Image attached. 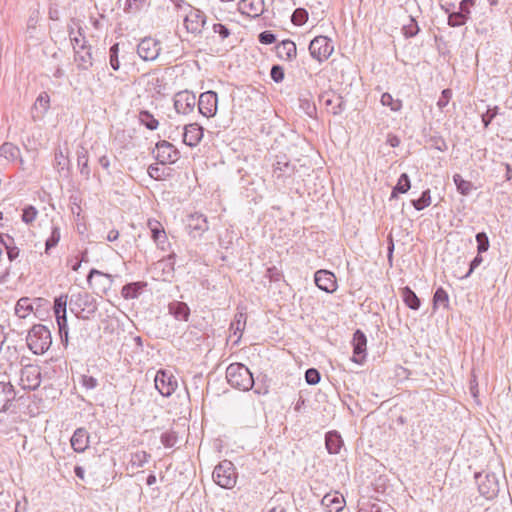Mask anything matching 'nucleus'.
<instances>
[{
	"label": "nucleus",
	"instance_id": "8fccbe9b",
	"mask_svg": "<svg viewBox=\"0 0 512 512\" xmlns=\"http://www.w3.org/2000/svg\"><path fill=\"white\" fill-rule=\"evenodd\" d=\"M308 19V13L303 8H298L292 14V22L295 25H303Z\"/></svg>",
	"mask_w": 512,
	"mask_h": 512
},
{
	"label": "nucleus",
	"instance_id": "de8ad7c7",
	"mask_svg": "<svg viewBox=\"0 0 512 512\" xmlns=\"http://www.w3.org/2000/svg\"><path fill=\"white\" fill-rule=\"evenodd\" d=\"M467 17L459 11L453 12L448 17V24L452 27H458L466 23Z\"/></svg>",
	"mask_w": 512,
	"mask_h": 512
},
{
	"label": "nucleus",
	"instance_id": "473e14b6",
	"mask_svg": "<svg viewBox=\"0 0 512 512\" xmlns=\"http://www.w3.org/2000/svg\"><path fill=\"white\" fill-rule=\"evenodd\" d=\"M54 167L59 173L67 174L68 172L69 159L62 150H59L55 153Z\"/></svg>",
	"mask_w": 512,
	"mask_h": 512
},
{
	"label": "nucleus",
	"instance_id": "b1692460",
	"mask_svg": "<svg viewBox=\"0 0 512 512\" xmlns=\"http://www.w3.org/2000/svg\"><path fill=\"white\" fill-rule=\"evenodd\" d=\"M317 288H330L336 284L335 275L328 270H319L314 275Z\"/></svg>",
	"mask_w": 512,
	"mask_h": 512
},
{
	"label": "nucleus",
	"instance_id": "5fc2aeb1",
	"mask_svg": "<svg viewBox=\"0 0 512 512\" xmlns=\"http://www.w3.org/2000/svg\"><path fill=\"white\" fill-rule=\"evenodd\" d=\"M37 216V210L34 207H27L23 210L22 220L29 224L32 223Z\"/></svg>",
	"mask_w": 512,
	"mask_h": 512
},
{
	"label": "nucleus",
	"instance_id": "bb28decb",
	"mask_svg": "<svg viewBox=\"0 0 512 512\" xmlns=\"http://www.w3.org/2000/svg\"><path fill=\"white\" fill-rule=\"evenodd\" d=\"M325 443L330 454H337L341 449L343 441L338 432L330 431L326 434Z\"/></svg>",
	"mask_w": 512,
	"mask_h": 512
},
{
	"label": "nucleus",
	"instance_id": "3c124183",
	"mask_svg": "<svg viewBox=\"0 0 512 512\" xmlns=\"http://www.w3.org/2000/svg\"><path fill=\"white\" fill-rule=\"evenodd\" d=\"M118 52H119V44H114L110 48V65L113 68V70L117 71L120 67V62L118 59Z\"/></svg>",
	"mask_w": 512,
	"mask_h": 512
},
{
	"label": "nucleus",
	"instance_id": "1a4fd4ad",
	"mask_svg": "<svg viewBox=\"0 0 512 512\" xmlns=\"http://www.w3.org/2000/svg\"><path fill=\"white\" fill-rule=\"evenodd\" d=\"M206 24V15L198 8H190L184 17V26L186 30L193 34H199Z\"/></svg>",
	"mask_w": 512,
	"mask_h": 512
},
{
	"label": "nucleus",
	"instance_id": "4be33fe9",
	"mask_svg": "<svg viewBox=\"0 0 512 512\" xmlns=\"http://www.w3.org/2000/svg\"><path fill=\"white\" fill-rule=\"evenodd\" d=\"M50 107V97L46 92L41 93L33 106V118L42 119Z\"/></svg>",
	"mask_w": 512,
	"mask_h": 512
},
{
	"label": "nucleus",
	"instance_id": "7c9ffc66",
	"mask_svg": "<svg viewBox=\"0 0 512 512\" xmlns=\"http://www.w3.org/2000/svg\"><path fill=\"white\" fill-rule=\"evenodd\" d=\"M246 325V315L243 312H238L234 320L230 324V330L233 331L234 335H237L236 342L241 338L242 332Z\"/></svg>",
	"mask_w": 512,
	"mask_h": 512
},
{
	"label": "nucleus",
	"instance_id": "4c0bfd02",
	"mask_svg": "<svg viewBox=\"0 0 512 512\" xmlns=\"http://www.w3.org/2000/svg\"><path fill=\"white\" fill-rule=\"evenodd\" d=\"M383 106H387L391 111L397 112L402 108V102L399 99H394L389 93H383L380 99Z\"/></svg>",
	"mask_w": 512,
	"mask_h": 512
},
{
	"label": "nucleus",
	"instance_id": "e2e57ef3",
	"mask_svg": "<svg viewBox=\"0 0 512 512\" xmlns=\"http://www.w3.org/2000/svg\"><path fill=\"white\" fill-rule=\"evenodd\" d=\"M265 512H286L285 508L281 505H276L274 502L270 501L266 505Z\"/></svg>",
	"mask_w": 512,
	"mask_h": 512
},
{
	"label": "nucleus",
	"instance_id": "f3484780",
	"mask_svg": "<svg viewBox=\"0 0 512 512\" xmlns=\"http://www.w3.org/2000/svg\"><path fill=\"white\" fill-rule=\"evenodd\" d=\"M71 447L77 453L84 452L89 447V434L85 428H77L71 439Z\"/></svg>",
	"mask_w": 512,
	"mask_h": 512
},
{
	"label": "nucleus",
	"instance_id": "6ab92c4d",
	"mask_svg": "<svg viewBox=\"0 0 512 512\" xmlns=\"http://www.w3.org/2000/svg\"><path fill=\"white\" fill-rule=\"evenodd\" d=\"M147 225L151 231L154 242L157 244L159 248L164 250L165 244L167 242V236L161 223L158 222L157 220H149Z\"/></svg>",
	"mask_w": 512,
	"mask_h": 512
},
{
	"label": "nucleus",
	"instance_id": "9b49d317",
	"mask_svg": "<svg viewBox=\"0 0 512 512\" xmlns=\"http://www.w3.org/2000/svg\"><path fill=\"white\" fill-rule=\"evenodd\" d=\"M218 97L214 91L202 93L198 100L199 112L205 117H213L217 112Z\"/></svg>",
	"mask_w": 512,
	"mask_h": 512
},
{
	"label": "nucleus",
	"instance_id": "58836bf2",
	"mask_svg": "<svg viewBox=\"0 0 512 512\" xmlns=\"http://www.w3.org/2000/svg\"><path fill=\"white\" fill-rule=\"evenodd\" d=\"M139 121L149 130H155L159 125L158 120H156L148 111H141L139 113Z\"/></svg>",
	"mask_w": 512,
	"mask_h": 512
},
{
	"label": "nucleus",
	"instance_id": "f257e3e1",
	"mask_svg": "<svg viewBox=\"0 0 512 512\" xmlns=\"http://www.w3.org/2000/svg\"><path fill=\"white\" fill-rule=\"evenodd\" d=\"M97 307L96 297L87 290L73 294L69 301V309L77 318L89 319L96 312Z\"/></svg>",
	"mask_w": 512,
	"mask_h": 512
},
{
	"label": "nucleus",
	"instance_id": "0e129e2a",
	"mask_svg": "<svg viewBox=\"0 0 512 512\" xmlns=\"http://www.w3.org/2000/svg\"><path fill=\"white\" fill-rule=\"evenodd\" d=\"M148 174L153 179H160L162 174L160 173V168L158 166L150 165L148 167Z\"/></svg>",
	"mask_w": 512,
	"mask_h": 512
},
{
	"label": "nucleus",
	"instance_id": "aec40b11",
	"mask_svg": "<svg viewBox=\"0 0 512 512\" xmlns=\"http://www.w3.org/2000/svg\"><path fill=\"white\" fill-rule=\"evenodd\" d=\"M188 226L191 232L194 233V236L201 235L209 228L207 218L199 213H194L190 216Z\"/></svg>",
	"mask_w": 512,
	"mask_h": 512
},
{
	"label": "nucleus",
	"instance_id": "2f4dec72",
	"mask_svg": "<svg viewBox=\"0 0 512 512\" xmlns=\"http://www.w3.org/2000/svg\"><path fill=\"white\" fill-rule=\"evenodd\" d=\"M20 150L17 146L12 143H4L0 147V156L9 160L15 161L19 158Z\"/></svg>",
	"mask_w": 512,
	"mask_h": 512
},
{
	"label": "nucleus",
	"instance_id": "a18cd8bd",
	"mask_svg": "<svg viewBox=\"0 0 512 512\" xmlns=\"http://www.w3.org/2000/svg\"><path fill=\"white\" fill-rule=\"evenodd\" d=\"M69 35L74 50L80 49L82 47H87L85 37L82 35L80 30L77 32V34H75L74 30L71 29Z\"/></svg>",
	"mask_w": 512,
	"mask_h": 512
},
{
	"label": "nucleus",
	"instance_id": "c9c22d12",
	"mask_svg": "<svg viewBox=\"0 0 512 512\" xmlns=\"http://www.w3.org/2000/svg\"><path fill=\"white\" fill-rule=\"evenodd\" d=\"M402 291V298L405 304L413 309L417 310L420 307V299L418 296L414 293V290H401Z\"/></svg>",
	"mask_w": 512,
	"mask_h": 512
},
{
	"label": "nucleus",
	"instance_id": "69168bd1",
	"mask_svg": "<svg viewBox=\"0 0 512 512\" xmlns=\"http://www.w3.org/2000/svg\"><path fill=\"white\" fill-rule=\"evenodd\" d=\"M175 5L178 10H183L185 13L189 11L190 8H193V6H191L185 0H177Z\"/></svg>",
	"mask_w": 512,
	"mask_h": 512
},
{
	"label": "nucleus",
	"instance_id": "9d476101",
	"mask_svg": "<svg viewBox=\"0 0 512 512\" xmlns=\"http://www.w3.org/2000/svg\"><path fill=\"white\" fill-rule=\"evenodd\" d=\"M154 154L159 163L163 165L174 163L179 157L177 149L167 141L157 143Z\"/></svg>",
	"mask_w": 512,
	"mask_h": 512
},
{
	"label": "nucleus",
	"instance_id": "20e7f679",
	"mask_svg": "<svg viewBox=\"0 0 512 512\" xmlns=\"http://www.w3.org/2000/svg\"><path fill=\"white\" fill-rule=\"evenodd\" d=\"M213 479L220 487L232 489L237 481V473L234 464L229 460L221 461L214 468Z\"/></svg>",
	"mask_w": 512,
	"mask_h": 512
},
{
	"label": "nucleus",
	"instance_id": "2eb2a0df",
	"mask_svg": "<svg viewBox=\"0 0 512 512\" xmlns=\"http://www.w3.org/2000/svg\"><path fill=\"white\" fill-rule=\"evenodd\" d=\"M16 396V390L9 381H0V413L10 410Z\"/></svg>",
	"mask_w": 512,
	"mask_h": 512
},
{
	"label": "nucleus",
	"instance_id": "864d4df0",
	"mask_svg": "<svg viewBox=\"0 0 512 512\" xmlns=\"http://www.w3.org/2000/svg\"><path fill=\"white\" fill-rule=\"evenodd\" d=\"M60 240V230L58 228H54L50 237L46 241V251L55 247Z\"/></svg>",
	"mask_w": 512,
	"mask_h": 512
},
{
	"label": "nucleus",
	"instance_id": "e433bc0d",
	"mask_svg": "<svg viewBox=\"0 0 512 512\" xmlns=\"http://www.w3.org/2000/svg\"><path fill=\"white\" fill-rule=\"evenodd\" d=\"M449 306V298L446 290H435V294L433 297V309L436 310L440 307L448 308Z\"/></svg>",
	"mask_w": 512,
	"mask_h": 512
},
{
	"label": "nucleus",
	"instance_id": "7ed1b4c3",
	"mask_svg": "<svg viewBox=\"0 0 512 512\" xmlns=\"http://www.w3.org/2000/svg\"><path fill=\"white\" fill-rule=\"evenodd\" d=\"M26 341L29 349L34 354L41 355L51 346V332L46 326L42 324H35L29 330Z\"/></svg>",
	"mask_w": 512,
	"mask_h": 512
},
{
	"label": "nucleus",
	"instance_id": "f03ea898",
	"mask_svg": "<svg viewBox=\"0 0 512 512\" xmlns=\"http://www.w3.org/2000/svg\"><path fill=\"white\" fill-rule=\"evenodd\" d=\"M226 379L235 389L249 391L254 385L250 370L242 363H232L226 369Z\"/></svg>",
	"mask_w": 512,
	"mask_h": 512
},
{
	"label": "nucleus",
	"instance_id": "680f3d73",
	"mask_svg": "<svg viewBox=\"0 0 512 512\" xmlns=\"http://www.w3.org/2000/svg\"><path fill=\"white\" fill-rule=\"evenodd\" d=\"M213 31H214V33L219 34L222 39H225L230 35L229 29L222 24H214Z\"/></svg>",
	"mask_w": 512,
	"mask_h": 512
},
{
	"label": "nucleus",
	"instance_id": "6e6552de",
	"mask_svg": "<svg viewBox=\"0 0 512 512\" xmlns=\"http://www.w3.org/2000/svg\"><path fill=\"white\" fill-rule=\"evenodd\" d=\"M155 387L164 397L171 396L178 387L175 376L167 370L160 369L155 375Z\"/></svg>",
	"mask_w": 512,
	"mask_h": 512
},
{
	"label": "nucleus",
	"instance_id": "603ef678",
	"mask_svg": "<svg viewBox=\"0 0 512 512\" xmlns=\"http://www.w3.org/2000/svg\"><path fill=\"white\" fill-rule=\"evenodd\" d=\"M452 98V91L450 89H444L441 93L440 98L437 101V107L442 110L444 109Z\"/></svg>",
	"mask_w": 512,
	"mask_h": 512
},
{
	"label": "nucleus",
	"instance_id": "ea45409f",
	"mask_svg": "<svg viewBox=\"0 0 512 512\" xmlns=\"http://www.w3.org/2000/svg\"><path fill=\"white\" fill-rule=\"evenodd\" d=\"M410 189V179L406 173H403L398 179L397 185L395 186L391 197H396V193H406Z\"/></svg>",
	"mask_w": 512,
	"mask_h": 512
},
{
	"label": "nucleus",
	"instance_id": "cd10ccee",
	"mask_svg": "<svg viewBox=\"0 0 512 512\" xmlns=\"http://www.w3.org/2000/svg\"><path fill=\"white\" fill-rule=\"evenodd\" d=\"M89 285H102L104 287L111 286L113 284L112 277L109 274H104L97 270H92L88 276Z\"/></svg>",
	"mask_w": 512,
	"mask_h": 512
},
{
	"label": "nucleus",
	"instance_id": "72a5a7b5",
	"mask_svg": "<svg viewBox=\"0 0 512 512\" xmlns=\"http://www.w3.org/2000/svg\"><path fill=\"white\" fill-rule=\"evenodd\" d=\"M453 180L460 194L467 196L473 190V184L470 181L464 180L461 175L455 174Z\"/></svg>",
	"mask_w": 512,
	"mask_h": 512
},
{
	"label": "nucleus",
	"instance_id": "a878e982",
	"mask_svg": "<svg viewBox=\"0 0 512 512\" xmlns=\"http://www.w3.org/2000/svg\"><path fill=\"white\" fill-rule=\"evenodd\" d=\"M240 5L243 13L252 17L259 16L264 10L263 0H242Z\"/></svg>",
	"mask_w": 512,
	"mask_h": 512
},
{
	"label": "nucleus",
	"instance_id": "a211bd4d",
	"mask_svg": "<svg viewBox=\"0 0 512 512\" xmlns=\"http://www.w3.org/2000/svg\"><path fill=\"white\" fill-rule=\"evenodd\" d=\"M321 504L326 512H340L345 506V499L339 493H328L322 498Z\"/></svg>",
	"mask_w": 512,
	"mask_h": 512
},
{
	"label": "nucleus",
	"instance_id": "774afa93",
	"mask_svg": "<svg viewBox=\"0 0 512 512\" xmlns=\"http://www.w3.org/2000/svg\"><path fill=\"white\" fill-rule=\"evenodd\" d=\"M122 292V295L126 298V299H133V298H137L138 295H139V290H130V289H127V290H121Z\"/></svg>",
	"mask_w": 512,
	"mask_h": 512
},
{
	"label": "nucleus",
	"instance_id": "4468645a",
	"mask_svg": "<svg viewBox=\"0 0 512 512\" xmlns=\"http://www.w3.org/2000/svg\"><path fill=\"white\" fill-rule=\"evenodd\" d=\"M352 346V360L355 363L362 364L363 361L366 359L367 338L366 335L360 329H357L353 334Z\"/></svg>",
	"mask_w": 512,
	"mask_h": 512
},
{
	"label": "nucleus",
	"instance_id": "c85d7f7f",
	"mask_svg": "<svg viewBox=\"0 0 512 512\" xmlns=\"http://www.w3.org/2000/svg\"><path fill=\"white\" fill-rule=\"evenodd\" d=\"M14 310L17 317L24 319L33 311V302L28 297H22L17 301Z\"/></svg>",
	"mask_w": 512,
	"mask_h": 512
},
{
	"label": "nucleus",
	"instance_id": "412c9836",
	"mask_svg": "<svg viewBox=\"0 0 512 512\" xmlns=\"http://www.w3.org/2000/svg\"><path fill=\"white\" fill-rule=\"evenodd\" d=\"M168 310L176 320L188 321L190 316V309L188 305L181 301H173L169 303Z\"/></svg>",
	"mask_w": 512,
	"mask_h": 512
},
{
	"label": "nucleus",
	"instance_id": "5701e85b",
	"mask_svg": "<svg viewBox=\"0 0 512 512\" xmlns=\"http://www.w3.org/2000/svg\"><path fill=\"white\" fill-rule=\"evenodd\" d=\"M276 53L282 60H291L296 57V45L291 40H284L276 46Z\"/></svg>",
	"mask_w": 512,
	"mask_h": 512
},
{
	"label": "nucleus",
	"instance_id": "393cba45",
	"mask_svg": "<svg viewBox=\"0 0 512 512\" xmlns=\"http://www.w3.org/2000/svg\"><path fill=\"white\" fill-rule=\"evenodd\" d=\"M75 51V62L78 68L87 70L92 66V53L90 47H82Z\"/></svg>",
	"mask_w": 512,
	"mask_h": 512
},
{
	"label": "nucleus",
	"instance_id": "13d9d810",
	"mask_svg": "<svg viewBox=\"0 0 512 512\" xmlns=\"http://www.w3.org/2000/svg\"><path fill=\"white\" fill-rule=\"evenodd\" d=\"M476 240L478 242V251L485 252L489 247L488 238L485 233H478L476 235Z\"/></svg>",
	"mask_w": 512,
	"mask_h": 512
},
{
	"label": "nucleus",
	"instance_id": "4d7b16f0",
	"mask_svg": "<svg viewBox=\"0 0 512 512\" xmlns=\"http://www.w3.org/2000/svg\"><path fill=\"white\" fill-rule=\"evenodd\" d=\"M81 384L86 389H94L98 385V381L93 376L89 375H82L81 376Z\"/></svg>",
	"mask_w": 512,
	"mask_h": 512
},
{
	"label": "nucleus",
	"instance_id": "0eeeda50",
	"mask_svg": "<svg viewBox=\"0 0 512 512\" xmlns=\"http://www.w3.org/2000/svg\"><path fill=\"white\" fill-rule=\"evenodd\" d=\"M309 51L314 59L323 62L331 56L334 46L328 37L317 36L310 42Z\"/></svg>",
	"mask_w": 512,
	"mask_h": 512
},
{
	"label": "nucleus",
	"instance_id": "79ce46f5",
	"mask_svg": "<svg viewBox=\"0 0 512 512\" xmlns=\"http://www.w3.org/2000/svg\"><path fill=\"white\" fill-rule=\"evenodd\" d=\"M402 31H403L404 36L407 38L416 36L419 32V27H418V24L415 21V19L412 17H409V21H408V23L403 25Z\"/></svg>",
	"mask_w": 512,
	"mask_h": 512
},
{
	"label": "nucleus",
	"instance_id": "f8f14e48",
	"mask_svg": "<svg viewBox=\"0 0 512 512\" xmlns=\"http://www.w3.org/2000/svg\"><path fill=\"white\" fill-rule=\"evenodd\" d=\"M160 50V43L151 37L142 39L137 47L138 55L145 61L155 60L158 57Z\"/></svg>",
	"mask_w": 512,
	"mask_h": 512
},
{
	"label": "nucleus",
	"instance_id": "c756f323",
	"mask_svg": "<svg viewBox=\"0 0 512 512\" xmlns=\"http://www.w3.org/2000/svg\"><path fill=\"white\" fill-rule=\"evenodd\" d=\"M150 6V0H125L124 12L137 14Z\"/></svg>",
	"mask_w": 512,
	"mask_h": 512
},
{
	"label": "nucleus",
	"instance_id": "bf43d9fd",
	"mask_svg": "<svg viewBox=\"0 0 512 512\" xmlns=\"http://www.w3.org/2000/svg\"><path fill=\"white\" fill-rule=\"evenodd\" d=\"M275 40L276 37L271 31H263L262 33L259 34V41L262 44L269 45L274 43Z\"/></svg>",
	"mask_w": 512,
	"mask_h": 512
},
{
	"label": "nucleus",
	"instance_id": "37998d69",
	"mask_svg": "<svg viewBox=\"0 0 512 512\" xmlns=\"http://www.w3.org/2000/svg\"><path fill=\"white\" fill-rule=\"evenodd\" d=\"M412 204L418 211L428 207L431 204L430 190H425L419 199L412 200Z\"/></svg>",
	"mask_w": 512,
	"mask_h": 512
},
{
	"label": "nucleus",
	"instance_id": "a19ab883",
	"mask_svg": "<svg viewBox=\"0 0 512 512\" xmlns=\"http://www.w3.org/2000/svg\"><path fill=\"white\" fill-rule=\"evenodd\" d=\"M77 162H78V165L80 166L81 174L88 175L89 174L88 151L83 147L77 151Z\"/></svg>",
	"mask_w": 512,
	"mask_h": 512
},
{
	"label": "nucleus",
	"instance_id": "c03bdc74",
	"mask_svg": "<svg viewBox=\"0 0 512 512\" xmlns=\"http://www.w3.org/2000/svg\"><path fill=\"white\" fill-rule=\"evenodd\" d=\"M40 20V13L39 11L35 10L32 12V14L29 16L27 20L26 25V32L32 37L37 29V25Z\"/></svg>",
	"mask_w": 512,
	"mask_h": 512
},
{
	"label": "nucleus",
	"instance_id": "423d86ee",
	"mask_svg": "<svg viewBox=\"0 0 512 512\" xmlns=\"http://www.w3.org/2000/svg\"><path fill=\"white\" fill-rule=\"evenodd\" d=\"M476 483L481 495L487 499L494 498L499 492V482L494 473H476Z\"/></svg>",
	"mask_w": 512,
	"mask_h": 512
},
{
	"label": "nucleus",
	"instance_id": "09e8293b",
	"mask_svg": "<svg viewBox=\"0 0 512 512\" xmlns=\"http://www.w3.org/2000/svg\"><path fill=\"white\" fill-rule=\"evenodd\" d=\"M321 375L315 368H309L305 372V380L309 385H316L320 382Z\"/></svg>",
	"mask_w": 512,
	"mask_h": 512
},
{
	"label": "nucleus",
	"instance_id": "39448f33",
	"mask_svg": "<svg viewBox=\"0 0 512 512\" xmlns=\"http://www.w3.org/2000/svg\"><path fill=\"white\" fill-rule=\"evenodd\" d=\"M66 306H67V296H60L54 301V314L56 318V323L58 326V332L60 335L61 343L67 347L68 339H69V331L67 325V316H66Z\"/></svg>",
	"mask_w": 512,
	"mask_h": 512
},
{
	"label": "nucleus",
	"instance_id": "6e6d98bb",
	"mask_svg": "<svg viewBox=\"0 0 512 512\" xmlns=\"http://www.w3.org/2000/svg\"><path fill=\"white\" fill-rule=\"evenodd\" d=\"M270 75H271V78L276 82V83H280L283 81L284 79V70L281 66L279 65H274L272 68H271V72H270Z\"/></svg>",
	"mask_w": 512,
	"mask_h": 512
},
{
	"label": "nucleus",
	"instance_id": "dca6fc26",
	"mask_svg": "<svg viewBox=\"0 0 512 512\" xmlns=\"http://www.w3.org/2000/svg\"><path fill=\"white\" fill-rule=\"evenodd\" d=\"M203 138V128L196 123L188 124L184 127L183 142L194 147L199 144Z\"/></svg>",
	"mask_w": 512,
	"mask_h": 512
},
{
	"label": "nucleus",
	"instance_id": "49530a36",
	"mask_svg": "<svg viewBox=\"0 0 512 512\" xmlns=\"http://www.w3.org/2000/svg\"><path fill=\"white\" fill-rule=\"evenodd\" d=\"M161 443L166 448H172L177 443L178 437L176 432L174 431H167L164 432L160 437Z\"/></svg>",
	"mask_w": 512,
	"mask_h": 512
},
{
	"label": "nucleus",
	"instance_id": "f704fd0d",
	"mask_svg": "<svg viewBox=\"0 0 512 512\" xmlns=\"http://www.w3.org/2000/svg\"><path fill=\"white\" fill-rule=\"evenodd\" d=\"M151 458V455L146 451H136L131 454L130 464L132 467L141 468L143 467Z\"/></svg>",
	"mask_w": 512,
	"mask_h": 512
},
{
	"label": "nucleus",
	"instance_id": "338daca9",
	"mask_svg": "<svg viewBox=\"0 0 512 512\" xmlns=\"http://www.w3.org/2000/svg\"><path fill=\"white\" fill-rule=\"evenodd\" d=\"M495 115L496 112H491V110H488L487 113L482 116V121L485 127H487L490 124Z\"/></svg>",
	"mask_w": 512,
	"mask_h": 512
},
{
	"label": "nucleus",
	"instance_id": "052dcab7",
	"mask_svg": "<svg viewBox=\"0 0 512 512\" xmlns=\"http://www.w3.org/2000/svg\"><path fill=\"white\" fill-rule=\"evenodd\" d=\"M472 5H474V0H462L459 6V12L468 18Z\"/></svg>",
	"mask_w": 512,
	"mask_h": 512
},
{
	"label": "nucleus",
	"instance_id": "ddd939ff",
	"mask_svg": "<svg viewBox=\"0 0 512 512\" xmlns=\"http://www.w3.org/2000/svg\"><path fill=\"white\" fill-rule=\"evenodd\" d=\"M195 105L196 96L187 90L178 92L174 97V108L179 114H189Z\"/></svg>",
	"mask_w": 512,
	"mask_h": 512
}]
</instances>
